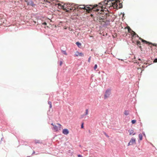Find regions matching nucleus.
<instances>
[{
	"instance_id": "obj_33",
	"label": "nucleus",
	"mask_w": 157,
	"mask_h": 157,
	"mask_svg": "<svg viewBox=\"0 0 157 157\" xmlns=\"http://www.w3.org/2000/svg\"><path fill=\"white\" fill-rule=\"evenodd\" d=\"M93 9H96V7H94V8H93Z\"/></svg>"
},
{
	"instance_id": "obj_9",
	"label": "nucleus",
	"mask_w": 157,
	"mask_h": 157,
	"mask_svg": "<svg viewBox=\"0 0 157 157\" xmlns=\"http://www.w3.org/2000/svg\"><path fill=\"white\" fill-rule=\"evenodd\" d=\"M69 131L67 129H65L63 130V133L65 135H67L69 133Z\"/></svg>"
},
{
	"instance_id": "obj_15",
	"label": "nucleus",
	"mask_w": 157,
	"mask_h": 157,
	"mask_svg": "<svg viewBox=\"0 0 157 157\" xmlns=\"http://www.w3.org/2000/svg\"><path fill=\"white\" fill-rule=\"evenodd\" d=\"M139 138L140 140H141L143 139V136L141 134H140L139 135Z\"/></svg>"
},
{
	"instance_id": "obj_37",
	"label": "nucleus",
	"mask_w": 157,
	"mask_h": 157,
	"mask_svg": "<svg viewBox=\"0 0 157 157\" xmlns=\"http://www.w3.org/2000/svg\"><path fill=\"white\" fill-rule=\"evenodd\" d=\"M139 48H141V46H139Z\"/></svg>"
},
{
	"instance_id": "obj_20",
	"label": "nucleus",
	"mask_w": 157,
	"mask_h": 157,
	"mask_svg": "<svg viewBox=\"0 0 157 157\" xmlns=\"http://www.w3.org/2000/svg\"><path fill=\"white\" fill-rule=\"evenodd\" d=\"M136 121L135 120H133L132 121V124H135L136 122Z\"/></svg>"
},
{
	"instance_id": "obj_16",
	"label": "nucleus",
	"mask_w": 157,
	"mask_h": 157,
	"mask_svg": "<svg viewBox=\"0 0 157 157\" xmlns=\"http://www.w3.org/2000/svg\"><path fill=\"white\" fill-rule=\"evenodd\" d=\"M76 44L79 47H80L81 45V44L78 42H76Z\"/></svg>"
},
{
	"instance_id": "obj_2",
	"label": "nucleus",
	"mask_w": 157,
	"mask_h": 157,
	"mask_svg": "<svg viewBox=\"0 0 157 157\" xmlns=\"http://www.w3.org/2000/svg\"><path fill=\"white\" fill-rule=\"evenodd\" d=\"M65 5H66V6L67 7V8L64 10H66V12H69L75 10V5L74 4L67 3L65 4Z\"/></svg>"
},
{
	"instance_id": "obj_13",
	"label": "nucleus",
	"mask_w": 157,
	"mask_h": 157,
	"mask_svg": "<svg viewBox=\"0 0 157 157\" xmlns=\"http://www.w3.org/2000/svg\"><path fill=\"white\" fill-rule=\"evenodd\" d=\"M128 131L129 132V133L130 135H131L134 132L133 130H132V129H129Z\"/></svg>"
},
{
	"instance_id": "obj_10",
	"label": "nucleus",
	"mask_w": 157,
	"mask_h": 157,
	"mask_svg": "<svg viewBox=\"0 0 157 157\" xmlns=\"http://www.w3.org/2000/svg\"><path fill=\"white\" fill-rule=\"evenodd\" d=\"M57 5L63 9H66L67 8V7L66 6V5H65V4L63 5H61V4L59 3L57 4Z\"/></svg>"
},
{
	"instance_id": "obj_6",
	"label": "nucleus",
	"mask_w": 157,
	"mask_h": 157,
	"mask_svg": "<svg viewBox=\"0 0 157 157\" xmlns=\"http://www.w3.org/2000/svg\"><path fill=\"white\" fill-rule=\"evenodd\" d=\"M111 90H110L108 89L105 92L104 95V98L105 99L109 97L111 94Z\"/></svg>"
},
{
	"instance_id": "obj_25",
	"label": "nucleus",
	"mask_w": 157,
	"mask_h": 157,
	"mask_svg": "<svg viewBox=\"0 0 157 157\" xmlns=\"http://www.w3.org/2000/svg\"><path fill=\"white\" fill-rule=\"evenodd\" d=\"M128 30L129 32H130V31H132V29L129 27H128Z\"/></svg>"
},
{
	"instance_id": "obj_11",
	"label": "nucleus",
	"mask_w": 157,
	"mask_h": 157,
	"mask_svg": "<svg viewBox=\"0 0 157 157\" xmlns=\"http://www.w3.org/2000/svg\"><path fill=\"white\" fill-rule=\"evenodd\" d=\"M88 109H87L85 110V114L84 115H81V118H82L84 116H86L88 114Z\"/></svg>"
},
{
	"instance_id": "obj_12",
	"label": "nucleus",
	"mask_w": 157,
	"mask_h": 157,
	"mask_svg": "<svg viewBox=\"0 0 157 157\" xmlns=\"http://www.w3.org/2000/svg\"><path fill=\"white\" fill-rule=\"evenodd\" d=\"M132 39H133V37L134 36H136L137 37H139V36L138 35H137L135 32H134L133 31H132Z\"/></svg>"
},
{
	"instance_id": "obj_22",
	"label": "nucleus",
	"mask_w": 157,
	"mask_h": 157,
	"mask_svg": "<svg viewBox=\"0 0 157 157\" xmlns=\"http://www.w3.org/2000/svg\"><path fill=\"white\" fill-rule=\"evenodd\" d=\"M97 68V64H95L94 66V69L95 70Z\"/></svg>"
},
{
	"instance_id": "obj_30",
	"label": "nucleus",
	"mask_w": 157,
	"mask_h": 157,
	"mask_svg": "<svg viewBox=\"0 0 157 157\" xmlns=\"http://www.w3.org/2000/svg\"><path fill=\"white\" fill-rule=\"evenodd\" d=\"M42 24L44 25H47V23L45 22H44L42 23Z\"/></svg>"
},
{
	"instance_id": "obj_31",
	"label": "nucleus",
	"mask_w": 157,
	"mask_h": 157,
	"mask_svg": "<svg viewBox=\"0 0 157 157\" xmlns=\"http://www.w3.org/2000/svg\"><path fill=\"white\" fill-rule=\"evenodd\" d=\"M154 62H157V59H155L154 60Z\"/></svg>"
},
{
	"instance_id": "obj_28",
	"label": "nucleus",
	"mask_w": 157,
	"mask_h": 157,
	"mask_svg": "<svg viewBox=\"0 0 157 157\" xmlns=\"http://www.w3.org/2000/svg\"><path fill=\"white\" fill-rule=\"evenodd\" d=\"M81 128H83V123H82V124L81 126Z\"/></svg>"
},
{
	"instance_id": "obj_34",
	"label": "nucleus",
	"mask_w": 157,
	"mask_h": 157,
	"mask_svg": "<svg viewBox=\"0 0 157 157\" xmlns=\"http://www.w3.org/2000/svg\"><path fill=\"white\" fill-rule=\"evenodd\" d=\"M138 60H139V61H141V60L140 59H138Z\"/></svg>"
},
{
	"instance_id": "obj_4",
	"label": "nucleus",
	"mask_w": 157,
	"mask_h": 157,
	"mask_svg": "<svg viewBox=\"0 0 157 157\" xmlns=\"http://www.w3.org/2000/svg\"><path fill=\"white\" fill-rule=\"evenodd\" d=\"M51 124L53 126V130L55 132L60 130L61 128L62 125L59 124L57 123V125L52 123Z\"/></svg>"
},
{
	"instance_id": "obj_24",
	"label": "nucleus",
	"mask_w": 157,
	"mask_h": 157,
	"mask_svg": "<svg viewBox=\"0 0 157 157\" xmlns=\"http://www.w3.org/2000/svg\"><path fill=\"white\" fill-rule=\"evenodd\" d=\"M91 56H90L89 57V58L88 59V62L89 63H90V59H91Z\"/></svg>"
},
{
	"instance_id": "obj_7",
	"label": "nucleus",
	"mask_w": 157,
	"mask_h": 157,
	"mask_svg": "<svg viewBox=\"0 0 157 157\" xmlns=\"http://www.w3.org/2000/svg\"><path fill=\"white\" fill-rule=\"evenodd\" d=\"M136 143V139L134 138H132L130 140L128 144V146L132 145L134 144H135Z\"/></svg>"
},
{
	"instance_id": "obj_23",
	"label": "nucleus",
	"mask_w": 157,
	"mask_h": 157,
	"mask_svg": "<svg viewBox=\"0 0 157 157\" xmlns=\"http://www.w3.org/2000/svg\"><path fill=\"white\" fill-rule=\"evenodd\" d=\"M41 1L43 2V1H44H44H46L47 2H49L50 3V0H41Z\"/></svg>"
},
{
	"instance_id": "obj_14",
	"label": "nucleus",
	"mask_w": 157,
	"mask_h": 157,
	"mask_svg": "<svg viewBox=\"0 0 157 157\" xmlns=\"http://www.w3.org/2000/svg\"><path fill=\"white\" fill-rule=\"evenodd\" d=\"M129 114V112L128 110H125L124 112V114L125 115H128Z\"/></svg>"
},
{
	"instance_id": "obj_19",
	"label": "nucleus",
	"mask_w": 157,
	"mask_h": 157,
	"mask_svg": "<svg viewBox=\"0 0 157 157\" xmlns=\"http://www.w3.org/2000/svg\"><path fill=\"white\" fill-rule=\"evenodd\" d=\"M136 44L138 45H140V42L139 41H137L136 42Z\"/></svg>"
},
{
	"instance_id": "obj_26",
	"label": "nucleus",
	"mask_w": 157,
	"mask_h": 157,
	"mask_svg": "<svg viewBox=\"0 0 157 157\" xmlns=\"http://www.w3.org/2000/svg\"><path fill=\"white\" fill-rule=\"evenodd\" d=\"M144 60H143V61H142L141 62V63H144V64H147V63H146L145 62H144Z\"/></svg>"
},
{
	"instance_id": "obj_8",
	"label": "nucleus",
	"mask_w": 157,
	"mask_h": 157,
	"mask_svg": "<svg viewBox=\"0 0 157 157\" xmlns=\"http://www.w3.org/2000/svg\"><path fill=\"white\" fill-rule=\"evenodd\" d=\"M84 56V54L82 52H79L78 51H76L75 54V56H80L81 57H83Z\"/></svg>"
},
{
	"instance_id": "obj_32",
	"label": "nucleus",
	"mask_w": 157,
	"mask_h": 157,
	"mask_svg": "<svg viewBox=\"0 0 157 157\" xmlns=\"http://www.w3.org/2000/svg\"><path fill=\"white\" fill-rule=\"evenodd\" d=\"M78 157H83L81 155H78Z\"/></svg>"
},
{
	"instance_id": "obj_17",
	"label": "nucleus",
	"mask_w": 157,
	"mask_h": 157,
	"mask_svg": "<svg viewBox=\"0 0 157 157\" xmlns=\"http://www.w3.org/2000/svg\"><path fill=\"white\" fill-rule=\"evenodd\" d=\"M28 5H30L32 6H34V4L32 2H29L28 3Z\"/></svg>"
},
{
	"instance_id": "obj_36",
	"label": "nucleus",
	"mask_w": 157,
	"mask_h": 157,
	"mask_svg": "<svg viewBox=\"0 0 157 157\" xmlns=\"http://www.w3.org/2000/svg\"><path fill=\"white\" fill-rule=\"evenodd\" d=\"M2 23L0 22V25H1Z\"/></svg>"
},
{
	"instance_id": "obj_5",
	"label": "nucleus",
	"mask_w": 157,
	"mask_h": 157,
	"mask_svg": "<svg viewBox=\"0 0 157 157\" xmlns=\"http://www.w3.org/2000/svg\"><path fill=\"white\" fill-rule=\"evenodd\" d=\"M139 39L140 40H141L142 42L145 43L146 44H148L151 48V47L152 45L154 46H157V44H152L151 43L147 41L142 39L140 37H139Z\"/></svg>"
},
{
	"instance_id": "obj_1",
	"label": "nucleus",
	"mask_w": 157,
	"mask_h": 157,
	"mask_svg": "<svg viewBox=\"0 0 157 157\" xmlns=\"http://www.w3.org/2000/svg\"><path fill=\"white\" fill-rule=\"evenodd\" d=\"M122 2L121 0H105L103 2L100 3L102 5L101 7H98V6L96 5L97 7L95 10L96 12L98 13V14H101L99 17V19L102 20H105L107 17V16H109L108 9L111 7H113L114 8L117 9L118 4L119 3V8H122Z\"/></svg>"
},
{
	"instance_id": "obj_29",
	"label": "nucleus",
	"mask_w": 157,
	"mask_h": 157,
	"mask_svg": "<svg viewBox=\"0 0 157 157\" xmlns=\"http://www.w3.org/2000/svg\"><path fill=\"white\" fill-rule=\"evenodd\" d=\"M62 63H62V61H61L60 62L59 65L60 66L62 65Z\"/></svg>"
},
{
	"instance_id": "obj_3",
	"label": "nucleus",
	"mask_w": 157,
	"mask_h": 157,
	"mask_svg": "<svg viewBox=\"0 0 157 157\" xmlns=\"http://www.w3.org/2000/svg\"><path fill=\"white\" fill-rule=\"evenodd\" d=\"M75 10L76 9H83L86 10L87 11L89 12V11H91V9L90 8L87 7V6H85L84 5H75Z\"/></svg>"
},
{
	"instance_id": "obj_35",
	"label": "nucleus",
	"mask_w": 157,
	"mask_h": 157,
	"mask_svg": "<svg viewBox=\"0 0 157 157\" xmlns=\"http://www.w3.org/2000/svg\"><path fill=\"white\" fill-rule=\"evenodd\" d=\"M136 134V133H134L133 134V135H135Z\"/></svg>"
},
{
	"instance_id": "obj_27",
	"label": "nucleus",
	"mask_w": 157,
	"mask_h": 157,
	"mask_svg": "<svg viewBox=\"0 0 157 157\" xmlns=\"http://www.w3.org/2000/svg\"><path fill=\"white\" fill-rule=\"evenodd\" d=\"M134 62V63H139V62H138V61H137V60H136Z\"/></svg>"
},
{
	"instance_id": "obj_21",
	"label": "nucleus",
	"mask_w": 157,
	"mask_h": 157,
	"mask_svg": "<svg viewBox=\"0 0 157 157\" xmlns=\"http://www.w3.org/2000/svg\"><path fill=\"white\" fill-rule=\"evenodd\" d=\"M62 52H63V53L65 54V55H67V53H66V51H62Z\"/></svg>"
},
{
	"instance_id": "obj_18",
	"label": "nucleus",
	"mask_w": 157,
	"mask_h": 157,
	"mask_svg": "<svg viewBox=\"0 0 157 157\" xmlns=\"http://www.w3.org/2000/svg\"><path fill=\"white\" fill-rule=\"evenodd\" d=\"M48 103L49 105V108L51 109L52 107L51 102L49 101L48 102Z\"/></svg>"
}]
</instances>
